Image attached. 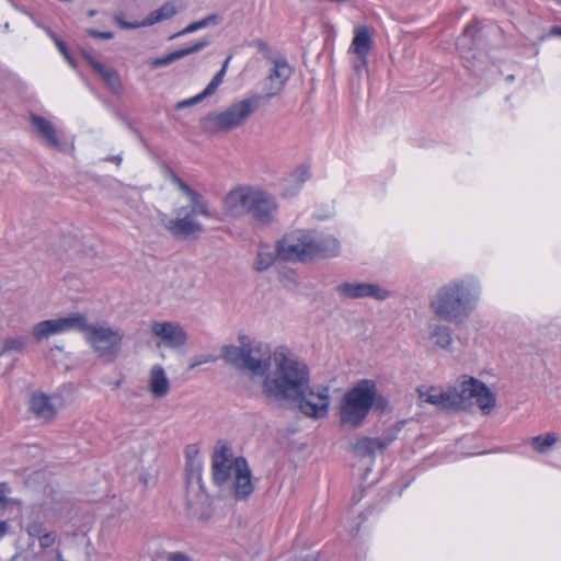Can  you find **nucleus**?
I'll list each match as a JSON object with an SVG mask.
<instances>
[{
    "label": "nucleus",
    "mask_w": 561,
    "mask_h": 561,
    "mask_svg": "<svg viewBox=\"0 0 561 561\" xmlns=\"http://www.w3.org/2000/svg\"><path fill=\"white\" fill-rule=\"evenodd\" d=\"M310 381L308 365L288 347L280 345L273 351L271 368L262 382V393L275 402H289Z\"/></svg>",
    "instance_id": "1"
},
{
    "label": "nucleus",
    "mask_w": 561,
    "mask_h": 561,
    "mask_svg": "<svg viewBox=\"0 0 561 561\" xmlns=\"http://www.w3.org/2000/svg\"><path fill=\"white\" fill-rule=\"evenodd\" d=\"M480 287L472 278L455 279L437 289L430 301V309L440 320L462 323L473 310Z\"/></svg>",
    "instance_id": "2"
},
{
    "label": "nucleus",
    "mask_w": 561,
    "mask_h": 561,
    "mask_svg": "<svg viewBox=\"0 0 561 561\" xmlns=\"http://www.w3.org/2000/svg\"><path fill=\"white\" fill-rule=\"evenodd\" d=\"M171 181L188 198L191 206L179 207L173 210L174 217L160 214V222L164 229L178 240H196L204 231V226L196 219L197 215L206 218L213 217L208 203L203 196L188 186L176 174H171Z\"/></svg>",
    "instance_id": "3"
},
{
    "label": "nucleus",
    "mask_w": 561,
    "mask_h": 561,
    "mask_svg": "<svg viewBox=\"0 0 561 561\" xmlns=\"http://www.w3.org/2000/svg\"><path fill=\"white\" fill-rule=\"evenodd\" d=\"M232 495L237 501L247 500L253 492L252 474L247 460L243 457H232L229 446L219 445L211 456L213 482L224 488L230 485Z\"/></svg>",
    "instance_id": "4"
},
{
    "label": "nucleus",
    "mask_w": 561,
    "mask_h": 561,
    "mask_svg": "<svg viewBox=\"0 0 561 561\" xmlns=\"http://www.w3.org/2000/svg\"><path fill=\"white\" fill-rule=\"evenodd\" d=\"M240 345H224L220 357L230 366L254 376H266L273 360L267 344L252 342L247 335L239 336Z\"/></svg>",
    "instance_id": "5"
},
{
    "label": "nucleus",
    "mask_w": 561,
    "mask_h": 561,
    "mask_svg": "<svg viewBox=\"0 0 561 561\" xmlns=\"http://www.w3.org/2000/svg\"><path fill=\"white\" fill-rule=\"evenodd\" d=\"M377 383L360 379L343 396L340 404V421L351 428L359 427L377 401Z\"/></svg>",
    "instance_id": "6"
},
{
    "label": "nucleus",
    "mask_w": 561,
    "mask_h": 561,
    "mask_svg": "<svg viewBox=\"0 0 561 561\" xmlns=\"http://www.w3.org/2000/svg\"><path fill=\"white\" fill-rule=\"evenodd\" d=\"M263 96L252 94L239 102L229 105L220 113L208 114L204 122L205 128L211 133L230 131L245 124L250 116L259 108Z\"/></svg>",
    "instance_id": "7"
},
{
    "label": "nucleus",
    "mask_w": 561,
    "mask_h": 561,
    "mask_svg": "<svg viewBox=\"0 0 561 561\" xmlns=\"http://www.w3.org/2000/svg\"><path fill=\"white\" fill-rule=\"evenodd\" d=\"M125 333L106 322L89 323L83 335L85 342L101 358L113 362L122 351Z\"/></svg>",
    "instance_id": "8"
},
{
    "label": "nucleus",
    "mask_w": 561,
    "mask_h": 561,
    "mask_svg": "<svg viewBox=\"0 0 561 561\" xmlns=\"http://www.w3.org/2000/svg\"><path fill=\"white\" fill-rule=\"evenodd\" d=\"M186 512L190 518L199 523H207L213 516L211 501L204 490L199 468L187 473Z\"/></svg>",
    "instance_id": "9"
},
{
    "label": "nucleus",
    "mask_w": 561,
    "mask_h": 561,
    "mask_svg": "<svg viewBox=\"0 0 561 561\" xmlns=\"http://www.w3.org/2000/svg\"><path fill=\"white\" fill-rule=\"evenodd\" d=\"M301 392V394L290 399L288 403L296 404L299 411L308 417L322 419L327 416L330 405L328 387H311L309 381L307 382V388Z\"/></svg>",
    "instance_id": "10"
},
{
    "label": "nucleus",
    "mask_w": 561,
    "mask_h": 561,
    "mask_svg": "<svg viewBox=\"0 0 561 561\" xmlns=\"http://www.w3.org/2000/svg\"><path fill=\"white\" fill-rule=\"evenodd\" d=\"M89 321L84 313L73 312L58 319L45 320L33 327L32 334L37 341L67 331H78L84 335Z\"/></svg>",
    "instance_id": "11"
},
{
    "label": "nucleus",
    "mask_w": 561,
    "mask_h": 561,
    "mask_svg": "<svg viewBox=\"0 0 561 561\" xmlns=\"http://www.w3.org/2000/svg\"><path fill=\"white\" fill-rule=\"evenodd\" d=\"M310 231L296 230L277 242V256L288 262L311 261Z\"/></svg>",
    "instance_id": "12"
},
{
    "label": "nucleus",
    "mask_w": 561,
    "mask_h": 561,
    "mask_svg": "<svg viewBox=\"0 0 561 561\" xmlns=\"http://www.w3.org/2000/svg\"><path fill=\"white\" fill-rule=\"evenodd\" d=\"M255 190L256 186L252 185H239L230 190L222 202L225 214L236 219L248 216Z\"/></svg>",
    "instance_id": "13"
},
{
    "label": "nucleus",
    "mask_w": 561,
    "mask_h": 561,
    "mask_svg": "<svg viewBox=\"0 0 561 561\" xmlns=\"http://www.w3.org/2000/svg\"><path fill=\"white\" fill-rule=\"evenodd\" d=\"M277 203L275 197L265 190L257 187L248 210L254 221L261 225H270L276 219Z\"/></svg>",
    "instance_id": "14"
},
{
    "label": "nucleus",
    "mask_w": 561,
    "mask_h": 561,
    "mask_svg": "<svg viewBox=\"0 0 561 561\" xmlns=\"http://www.w3.org/2000/svg\"><path fill=\"white\" fill-rule=\"evenodd\" d=\"M271 62L273 64V68L265 79L264 87L266 93L262 95L263 100H270L278 95L293 75V68L284 56H276Z\"/></svg>",
    "instance_id": "15"
},
{
    "label": "nucleus",
    "mask_w": 561,
    "mask_h": 561,
    "mask_svg": "<svg viewBox=\"0 0 561 561\" xmlns=\"http://www.w3.org/2000/svg\"><path fill=\"white\" fill-rule=\"evenodd\" d=\"M336 291L342 299L374 298L385 300L389 291L377 284L345 282L336 286Z\"/></svg>",
    "instance_id": "16"
},
{
    "label": "nucleus",
    "mask_w": 561,
    "mask_h": 561,
    "mask_svg": "<svg viewBox=\"0 0 561 561\" xmlns=\"http://www.w3.org/2000/svg\"><path fill=\"white\" fill-rule=\"evenodd\" d=\"M151 332L160 337L164 345L168 347H180L186 343L187 334L182 325L175 322H159L151 323Z\"/></svg>",
    "instance_id": "17"
},
{
    "label": "nucleus",
    "mask_w": 561,
    "mask_h": 561,
    "mask_svg": "<svg viewBox=\"0 0 561 561\" xmlns=\"http://www.w3.org/2000/svg\"><path fill=\"white\" fill-rule=\"evenodd\" d=\"M30 118L37 137L46 146L59 151L65 150V144L61 141L60 134L51 122L36 114H31Z\"/></svg>",
    "instance_id": "18"
},
{
    "label": "nucleus",
    "mask_w": 561,
    "mask_h": 561,
    "mask_svg": "<svg viewBox=\"0 0 561 561\" xmlns=\"http://www.w3.org/2000/svg\"><path fill=\"white\" fill-rule=\"evenodd\" d=\"M478 379L469 378L458 386L449 388L451 410H467L473 405L474 392L477 391Z\"/></svg>",
    "instance_id": "19"
},
{
    "label": "nucleus",
    "mask_w": 561,
    "mask_h": 561,
    "mask_svg": "<svg viewBox=\"0 0 561 561\" xmlns=\"http://www.w3.org/2000/svg\"><path fill=\"white\" fill-rule=\"evenodd\" d=\"M396 437L393 432L385 433L382 437H362L353 444L352 450L357 457L373 456L376 451L385 450Z\"/></svg>",
    "instance_id": "20"
},
{
    "label": "nucleus",
    "mask_w": 561,
    "mask_h": 561,
    "mask_svg": "<svg viewBox=\"0 0 561 561\" xmlns=\"http://www.w3.org/2000/svg\"><path fill=\"white\" fill-rule=\"evenodd\" d=\"M176 13H178L176 8L172 3L167 2L159 9L149 13L146 16V19H144L140 22L130 23V22L123 20L121 15H116L115 21L124 30H134V28H138V27L150 26V25H153L154 23L171 19Z\"/></svg>",
    "instance_id": "21"
},
{
    "label": "nucleus",
    "mask_w": 561,
    "mask_h": 561,
    "mask_svg": "<svg viewBox=\"0 0 561 561\" xmlns=\"http://www.w3.org/2000/svg\"><path fill=\"white\" fill-rule=\"evenodd\" d=\"M310 248L312 252L311 260L318 257H333L339 254L340 243L331 236L317 237L310 231Z\"/></svg>",
    "instance_id": "22"
},
{
    "label": "nucleus",
    "mask_w": 561,
    "mask_h": 561,
    "mask_svg": "<svg viewBox=\"0 0 561 561\" xmlns=\"http://www.w3.org/2000/svg\"><path fill=\"white\" fill-rule=\"evenodd\" d=\"M30 410L45 422H50L55 419L57 411L49 396L38 392L34 393L30 401Z\"/></svg>",
    "instance_id": "23"
},
{
    "label": "nucleus",
    "mask_w": 561,
    "mask_h": 561,
    "mask_svg": "<svg viewBox=\"0 0 561 561\" xmlns=\"http://www.w3.org/2000/svg\"><path fill=\"white\" fill-rule=\"evenodd\" d=\"M82 57L111 90L117 91L121 88L119 76L115 69L106 67L85 50H82Z\"/></svg>",
    "instance_id": "24"
},
{
    "label": "nucleus",
    "mask_w": 561,
    "mask_h": 561,
    "mask_svg": "<svg viewBox=\"0 0 561 561\" xmlns=\"http://www.w3.org/2000/svg\"><path fill=\"white\" fill-rule=\"evenodd\" d=\"M209 44H210V42L208 39L203 38L188 47L178 49V50L172 51L161 58H156L154 60H152L151 66H152V68H160V67L168 66V65H170L179 59H182L191 54L201 51L202 49L207 47Z\"/></svg>",
    "instance_id": "25"
},
{
    "label": "nucleus",
    "mask_w": 561,
    "mask_h": 561,
    "mask_svg": "<svg viewBox=\"0 0 561 561\" xmlns=\"http://www.w3.org/2000/svg\"><path fill=\"white\" fill-rule=\"evenodd\" d=\"M149 390L156 398L167 396L170 390V381L160 365H154L150 370Z\"/></svg>",
    "instance_id": "26"
},
{
    "label": "nucleus",
    "mask_w": 561,
    "mask_h": 561,
    "mask_svg": "<svg viewBox=\"0 0 561 561\" xmlns=\"http://www.w3.org/2000/svg\"><path fill=\"white\" fill-rule=\"evenodd\" d=\"M373 44L374 41L368 27L365 25L357 26L354 30V37L348 53L368 55L373 48Z\"/></svg>",
    "instance_id": "27"
},
{
    "label": "nucleus",
    "mask_w": 561,
    "mask_h": 561,
    "mask_svg": "<svg viewBox=\"0 0 561 561\" xmlns=\"http://www.w3.org/2000/svg\"><path fill=\"white\" fill-rule=\"evenodd\" d=\"M479 32L480 28L478 27V24L472 23L466 26L462 35L458 38L457 47L463 57L469 58L471 56L472 58H476V55H471V51L474 49Z\"/></svg>",
    "instance_id": "28"
},
{
    "label": "nucleus",
    "mask_w": 561,
    "mask_h": 561,
    "mask_svg": "<svg viewBox=\"0 0 561 561\" xmlns=\"http://www.w3.org/2000/svg\"><path fill=\"white\" fill-rule=\"evenodd\" d=\"M420 398L427 403H431L433 405H436L444 410H451V402H450V390L447 389L445 391L438 390L436 388H431L426 391H421Z\"/></svg>",
    "instance_id": "29"
},
{
    "label": "nucleus",
    "mask_w": 561,
    "mask_h": 561,
    "mask_svg": "<svg viewBox=\"0 0 561 561\" xmlns=\"http://www.w3.org/2000/svg\"><path fill=\"white\" fill-rule=\"evenodd\" d=\"M476 403L484 414H489L495 407V396L481 381H478L477 391L474 392Z\"/></svg>",
    "instance_id": "30"
},
{
    "label": "nucleus",
    "mask_w": 561,
    "mask_h": 561,
    "mask_svg": "<svg viewBox=\"0 0 561 561\" xmlns=\"http://www.w3.org/2000/svg\"><path fill=\"white\" fill-rule=\"evenodd\" d=\"M430 339L436 346L447 348L453 342L451 330L445 324H430Z\"/></svg>",
    "instance_id": "31"
},
{
    "label": "nucleus",
    "mask_w": 561,
    "mask_h": 561,
    "mask_svg": "<svg viewBox=\"0 0 561 561\" xmlns=\"http://www.w3.org/2000/svg\"><path fill=\"white\" fill-rule=\"evenodd\" d=\"M277 256V252L272 251L267 245H260L257 250L254 268L259 272L266 271L271 267Z\"/></svg>",
    "instance_id": "32"
},
{
    "label": "nucleus",
    "mask_w": 561,
    "mask_h": 561,
    "mask_svg": "<svg viewBox=\"0 0 561 561\" xmlns=\"http://www.w3.org/2000/svg\"><path fill=\"white\" fill-rule=\"evenodd\" d=\"M220 21H221L220 15L215 14V13L214 14H209L206 18L199 20V21H196V22H193V23L188 24L185 28H183L182 31H180L176 34H174L173 36H171V38L178 37V36H183V35L196 32V31H198L201 28H205V27H207L209 25H216Z\"/></svg>",
    "instance_id": "33"
},
{
    "label": "nucleus",
    "mask_w": 561,
    "mask_h": 561,
    "mask_svg": "<svg viewBox=\"0 0 561 561\" xmlns=\"http://www.w3.org/2000/svg\"><path fill=\"white\" fill-rule=\"evenodd\" d=\"M27 344L25 336L7 337L3 342L0 355H11L13 353H22Z\"/></svg>",
    "instance_id": "34"
},
{
    "label": "nucleus",
    "mask_w": 561,
    "mask_h": 561,
    "mask_svg": "<svg viewBox=\"0 0 561 561\" xmlns=\"http://www.w3.org/2000/svg\"><path fill=\"white\" fill-rule=\"evenodd\" d=\"M558 437L553 433H547L546 435H538L530 439L533 448L539 453L545 454L551 447L556 445Z\"/></svg>",
    "instance_id": "35"
},
{
    "label": "nucleus",
    "mask_w": 561,
    "mask_h": 561,
    "mask_svg": "<svg viewBox=\"0 0 561 561\" xmlns=\"http://www.w3.org/2000/svg\"><path fill=\"white\" fill-rule=\"evenodd\" d=\"M231 59V56H229L225 61H224V65L221 67V69L213 77V79L210 80V82L207 84V87L203 90L204 92V95H206L207 98L213 95L217 88L221 84L222 80H224V77L226 75V71H227V68H228V65H229V61Z\"/></svg>",
    "instance_id": "36"
},
{
    "label": "nucleus",
    "mask_w": 561,
    "mask_h": 561,
    "mask_svg": "<svg viewBox=\"0 0 561 561\" xmlns=\"http://www.w3.org/2000/svg\"><path fill=\"white\" fill-rule=\"evenodd\" d=\"M250 46L255 47L267 60L273 61V59H275V57L272 55L268 44L265 41L256 38L250 43Z\"/></svg>",
    "instance_id": "37"
},
{
    "label": "nucleus",
    "mask_w": 561,
    "mask_h": 561,
    "mask_svg": "<svg viewBox=\"0 0 561 561\" xmlns=\"http://www.w3.org/2000/svg\"><path fill=\"white\" fill-rule=\"evenodd\" d=\"M27 535L33 538H41V535H44L47 530L43 523L41 522H32L26 527Z\"/></svg>",
    "instance_id": "38"
},
{
    "label": "nucleus",
    "mask_w": 561,
    "mask_h": 561,
    "mask_svg": "<svg viewBox=\"0 0 561 561\" xmlns=\"http://www.w3.org/2000/svg\"><path fill=\"white\" fill-rule=\"evenodd\" d=\"M291 176L294 178V181L302 184L310 178V168L306 164H301L296 169Z\"/></svg>",
    "instance_id": "39"
},
{
    "label": "nucleus",
    "mask_w": 561,
    "mask_h": 561,
    "mask_svg": "<svg viewBox=\"0 0 561 561\" xmlns=\"http://www.w3.org/2000/svg\"><path fill=\"white\" fill-rule=\"evenodd\" d=\"M207 96L204 95V92L202 91L199 94L193 96V98H190V99H186V100H183L181 102H179L176 105H175V108L176 110H182V108H185V107H188V106H192V105H195L199 102H202L204 99H206Z\"/></svg>",
    "instance_id": "40"
},
{
    "label": "nucleus",
    "mask_w": 561,
    "mask_h": 561,
    "mask_svg": "<svg viewBox=\"0 0 561 561\" xmlns=\"http://www.w3.org/2000/svg\"><path fill=\"white\" fill-rule=\"evenodd\" d=\"M57 535L54 531H46L44 535H41L38 539L39 546L42 549H47L51 547L56 541Z\"/></svg>",
    "instance_id": "41"
},
{
    "label": "nucleus",
    "mask_w": 561,
    "mask_h": 561,
    "mask_svg": "<svg viewBox=\"0 0 561 561\" xmlns=\"http://www.w3.org/2000/svg\"><path fill=\"white\" fill-rule=\"evenodd\" d=\"M356 56L355 60L353 61V68L355 71H362L367 66V57L368 55L365 54H354Z\"/></svg>",
    "instance_id": "42"
},
{
    "label": "nucleus",
    "mask_w": 561,
    "mask_h": 561,
    "mask_svg": "<svg viewBox=\"0 0 561 561\" xmlns=\"http://www.w3.org/2000/svg\"><path fill=\"white\" fill-rule=\"evenodd\" d=\"M87 33L94 38L101 39H112L114 37V33L112 32H101L94 28L87 30Z\"/></svg>",
    "instance_id": "43"
},
{
    "label": "nucleus",
    "mask_w": 561,
    "mask_h": 561,
    "mask_svg": "<svg viewBox=\"0 0 561 561\" xmlns=\"http://www.w3.org/2000/svg\"><path fill=\"white\" fill-rule=\"evenodd\" d=\"M167 561H192V559L184 552H169Z\"/></svg>",
    "instance_id": "44"
},
{
    "label": "nucleus",
    "mask_w": 561,
    "mask_h": 561,
    "mask_svg": "<svg viewBox=\"0 0 561 561\" xmlns=\"http://www.w3.org/2000/svg\"><path fill=\"white\" fill-rule=\"evenodd\" d=\"M5 492H7L5 484H0V507H4L8 503Z\"/></svg>",
    "instance_id": "45"
},
{
    "label": "nucleus",
    "mask_w": 561,
    "mask_h": 561,
    "mask_svg": "<svg viewBox=\"0 0 561 561\" xmlns=\"http://www.w3.org/2000/svg\"><path fill=\"white\" fill-rule=\"evenodd\" d=\"M216 358L211 355H208V356H205L203 359H201L199 362H197L196 364L192 365V367L196 366V365H199V364H203V363H208V362H215Z\"/></svg>",
    "instance_id": "46"
},
{
    "label": "nucleus",
    "mask_w": 561,
    "mask_h": 561,
    "mask_svg": "<svg viewBox=\"0 0 561 561\" xmlns=\"http://www.w3.org/2000/svg\"><path fill=\"white\" fill-rule=\"evenodd\" d=\"M57 48L61 54H66V50L68 49L64 41H57L56 44Z\"/></svg>",
    "instance_id": "47"
},
{
    "label": "nucleus",
    "mask_w": 561,
    "mask_h": 561,
    "mask_svg": "<svg viewBox=\"0 0 561 561\" xmlns=\"http://www.w3.org/2000/svg\"><path fill=\"white\" fill-rule=\"evenodd\" d=\"M107 161L114 162L116 164H121L122 157L121 156H112L106 158Z\"/></svg>",
    "instance_id": "48"
},
{
    "label": "nucleus",
    "mask_w": 561,
    "mask_h": 561,
    "mask_svg": "<svg viewBox=\"0 0 561 561\" xmlns=\"http://www.w3.org/2000/svg\"><path fill=\"white\" fill-rule=\"evenodd\" d=\"M8 524L5 522H0V538L7 533Z\"/></svg>",
    "instance_id": "49"
},
{
    "label": "nucleus",
    "mask_w": 561,
    "mask_h": 561,
    "mask_svg": "<svg viewBox=\"0 0 561 561\" xmlns=\"http://www.w3.org/2000/svg\"><path fill=\"white\" fill-rule=\"evenodd\" d=\"M551 34H553V35H561V27H559V26H553V27L551 28Z\"/></svg>",
    "instance_id": "50"
},
{
    "label": "nucleus",
    "mask_w": 561,
    "mask_h": 561,
    "mask_svg": "<svg viewBox=\"0 0 561 561\" xmlns=\"http://www.w3.org/2000/svg\"><path fill=\"white\" fill-rule=\"evenodd\" d=\"M56 560L57 561H66L62 557V553L60 550H56Z\"/></svg>",
    "instance_id": "51"
},
{
    "label": "nucleus",
    "mask_w": 561,
    "mask_h": 561,
    "mask_svg": "<svg viewBox=\"0 0 561 561\" xmlns=\"http://www.w3.org/2000/svg\"><path fill=\"white\" fill-rule=\"evenodd\" d=\"M48 33H49V36H50V38L54 41V43H55V44H57V41H61L60 38H58V37L56 36V34H55V33H53V32H50V31H49Z\"/></svg>",
    "instance_id": "52"
},
{
    "label": "nucleus",
    "mask_w": 561,
    "mask_h": 561,
    "mask_svg": "<svg viewBox=\"0 0 561 561\" xmlns=\"http://www.w3.org/2000/svg\"><path fill=\"white\" fill-rule=\"evenodd\" d=\"M96 14V10L92 9L88 12V16L92 18Z\"/></svg>",
    "instance_id": "53"
},
{
    "label": "nucleus",
    "mask_w": 561,
    "mask_h": 561,
    "mask_svg": "<svg viewBox=\"0 0 561 561\" xmlns=\"http://www.w3.org/2000/svg\"><path fill=\"white\" fill-rule=\"evenodd\" d=\"M62 56L66 58V60H70L71 55L69 54L68 49L66 50V54H62Z\"/></svg>",
    "instance_id": "54"
},
{
    "label": "nucleus",
    "mask_w": 561,
    "mask_h": 561,
    "mask_svg": "<svg viewBox=\"0 0 561 561\" xmlns=\"http://www.w3.org/2000/svg\"><path fill=\"white\" fill-rule=\"evenodd\" d=\"M69 62V65L73 68H76V62L73 60V58L71 57L70 60H67Z\"/></svg>",
    "instance_id": "55"
},
{
    "label": "nucleus",
    "mask_w": 561,
    "mask_h": 561,
    "mask_svg": "<svg viewBox=\"0 0 561 561\" xmlns=\"http://www.w3.org/2000/svg\"><path fill=\"white\" fill-rule=\"evenodd\" d=\"M194 453H196V450H194ZM191 454H193V448L190 446L187 448V457L190 458L191 457Z\"/></svg>",
    "instance_id": "56"
},
{
    "label": "nucleus",
    "mask_w": 561,
    "mask_h": 561,
    "mask_svg": "<svg viewBox=\"0 0 561 561\" xmlns=\"http://www.w3.org/2000/svg\"><path fill=\"white\" fill-rule=\"evenodd\" d=\"M20 559V556L19 554H15L11 558V561H19Z\"/></svg>",
    "instance_id": "57"
}]
</instances>
